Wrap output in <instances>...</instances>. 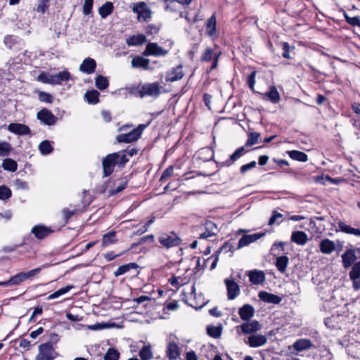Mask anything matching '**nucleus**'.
Instances as JSON below:
<instances>
[{"instance_id": "obj_60", "label": "nucleus", "mask_w": 360, "mask_h": 360, "mask_svg": "<svg viewBox=\"0 0 360 360\" xmlns=\"http://www.w3.org/2000/svg\"><path fill=\"white\" fill-rule=\"evenodd\" d=\"M77 212V210H70L69 208L65 207L62 210L63 218L65 222H68L69 219L73 216Z\"/></svg>"}, {"instance_id": "obj_64", "label": "nucleus", "mask_w": 360, "mask_h": 360, "mask_svg": "<svg viewBox=\"0 0 360 360\" xmlns=\"http://www.w3.org/2000/svg\"><path fill=\"white\" fill-rule=\"evenodd\" d=\"M256 165L257 163L255 161H252L248 164L242 165L240 168V173L245 174L248 171L255 168L256 167Z\"/></svg>"}, {"instance_id": "obj_5", "label": "nucleus", "mask_w": 360, "mask_h": 360, "mask_svg": "<svg viewBox=\"0 0 360 360\" xmlns=\"http://www.w3.org/2000/svg\"><path fill=\"white\" fill-rule=\"evenodd\" d=\"M159 243L165 248L169 249L178 246L181 239L173 231L169 233H162L158 237Z\"/></svg>"}, {"instance_id": "obj_17", "label": "nucleus", "mask_w": 360, "mask_h": 360, "mask_svg": "<svg viewBox=\"0 0 360 360\" xmlns=\"http://www.w3.org/2000/svg\"><path fill=\"white\" fill-rule=\"evenodd\" d=\"M52 230L42 224L35 225L32 227L31 233L34 235L37 239H44L49 236L51 233Z\"/></svg>"}, {"instance_id": "obj_58", "label": "nucleus", "mask_w": 360, "mask_h": 360, "mask_svg": "<svg viewBox=\"0 0 360 360\" xmlns=\"http://www.w3.org/2000/svg\"><path fill=\"white\" fill-rule=\"evenodd\" d=\"M12 195L11 190L6 186H0V200H6Z\"/></svg>"}, {"instance_id": "obj_63", "label": "nucleus", "mask_w": 360, "mask_h": 360, "mask_svg": "<svg viewBox=\"0 0 360 360\" xmlns=\"http://www.w3.org/2000/svg\"><path fill=\"white\" fill-rule=\"evenodd\" d=\"M94 0H85L83 6V13L85 15H89L91 12L93 7Z\"/></svg>"}, {"instance_id": "obj_32", "label": "nucleus", "mask_w": 360, "mask_h": 360, "mask_svg": "<svg viewBox=\"0 0 360 360\" xmlns=\"http://www.w3.org/2000/svg\"><path fill=\"white\" fill-rule=\"evenodd\" d=\"M338 229H336V231H340L347 234L354 235L356 236L360 237V229L352 228L342 221H339L338 222Z\"/></svg>"}, {"instance_id": "obj_8", "label": "nucleus", "mask_w": 360, "mask_h": 360, "mask_svg": "<svg viewBox=\"0 0 360 360\" xmlns=\"http://www.w3.org/2000/svg\"><path fill=\"white\" fill-rule=\"evenodd\" d=\"M37 118L41 123L47 126L55 125L58 118L47 108H43L37 114Z\"/></svg>"}, {"instance_id": "obj_9", "label": "nucleus", "mask_w": 360, "mask_h": 360, "mask_svg": "<svg viewBox=\"0 0 360 360\" xmlns=\"http://www.w3.org/2000/svg\"><path fill=\"white\" fill-rule=\"evenodd\" d=\"M133 10L134 12L137 14V18L139 21H146L151 18V11L148 8L147 4L143 1L136 4Z\"/></svg>"}, {"instance_id": "obj_44", "label": "nucleus", "mask_w": 360, "mask_h": 360, "mask_svg": "<svg viewBox=\"0 0 360 360\" xmlns=\"http://www.w3.org/2000/svg\"><path fill=\"white\" fill-rule=\"evenodd\" d=\"M95 85L99 90H105L109 86V81L106 77L98 75L95 78Z\"/></svg>"}, {"instance_id": "obj_57", "label": "nucleus", "mask_w": 360, "mask_h": 360, "mask_svg": "<svg viewBox=\"0 0 360 360\" xmlns=\"http://www.w3.org/2000/svg\"><path fill=\"white\" fill-rule=\"evenodd\" d=\"M349 278H360V260L353 265L349 274Z\"/></svg>"}, {"instance_id": "obj_56", "label": "nucleus", "mask_w": 360, "mask_h": 360, "mask_svg": "<svg viewBox=\"0 0 360 360\" xmlns=\"http://www.w3.org/2000/svg\"><path fill=\"white\" fill-rule=\"evenodd\" d=\"M205 33L207 36L212 39L217 37V32L216 24H206Z\"/></svg>"}, {"instance_id": "obj_14", "label": "nucleus", "mask_w": 360, "mask_h": 360, "mask_svg": "<svg viewBox=\"0 0 360 360\" xmlns=\"http://www.w3.org/2000/svg\"><path fill=\"white\" fill-rule=\"evenodd\" d=\"M244 334L255 333L262 328V325L256 320L247 321L239 326Z\"/></svg>"}, {"instance_id": "obj_47", "label": "nucleus", "mask_w": 360, "mask_h": 360, "mask_svg": "<svg viewBox=\"0 0 360 360\" xmlns=\"http://www.w3.org/2000/svg\"><path fill=\"white\" fill-rule=\"evenodd\" d=\"M37 81L44 84H49L53 85V74L43 72L37 76Z\"/></svg>"}, {"instance_id": "obj_48", "label": "nucleus", "mask_w": 360, "mask_h": 360, "mask_svg": "<svg viewBox=\"0 0 360 360\" xmlns=\"http://www.w3.org/2000/svg\"><path fill=\"white\" fill-rule=\"evenodd\" d=\"M265 95L269 98L273 103H276L280 101V95L275 86H271L268 92Z\"/></svg>"}, {"instance_id": "obj_49", "label": "nucleus", "mask_w": 360, "mask_h": 360, "mask_svg": "<svg viewBox=\"0 0 360 360\" xmlns=\"http://www.w3.org/2000/svg\"><path fill=\"white\" fill-rule=\"evenodd\" d=\"M207 333L210 337L214 338H218L221 335V327L208 326L207 327Z\"/></svg>"}, {"instance_id": "obj_11", "label": "nucleus", "mask_w": 360, "mask_h": 360, "mask_svg": "<svg viewBox=\"0 0 360 360\" xmlns=\"http://www.w3.org/2000/svg\"><path fill=\"white\" fill-rule=\"evenodd\" d=\"M224 283L226 286L228 299L233 300L236 298L240 291L238 284L234 281L228 278L224 280Z\"/></svg>"}, {"instance_id": "obj_18", "label": "nucleus", "mask_w": 360, "mask_h": 360, "mask_svg": "<svg viewBox=\"0 0 360 360\" xmlns=\"http://www.w3.org/2000/svg\"><path fill=\"white\" fill-rule=\"evenodd\" d=\"M342 266L347 269L356 260V251L354 249L347 250L341 256Z\"/></svg>"}, {"instance_id": "obj_41", "label": "nucleus", "mask_w": 360, "mask_h": 360, "mask_svg": "<svg viewBox=\"0 0 360 360\" xmlns=\"http://www.w3.org/2000/svg\"><path fill=\"white\" fill-rule=\"evenodd\" d=\"M99 92L96 90H91L87 91L85 94L84 97L87 102L90 104H96L99 102Z\"/></svg>"}, {"instance_id": "obj_13", "label": "nucleus", "mask_w": 360, "mask_h": 360, "mask_svg": "<svg viewBox=\"0 0 360 360\" xmlns=\"http://www.w3.org/2000/svg\"><path fill=\"white\" fill-rule=\"evenodd\" d=\"M204 231L200 234V239H207L216 235L218 229L217 225L211 221H206L203 226Z\"/></svg>"}, {"instance_id": "obj_19", "label": "nucleus", "mask_w": 360, "mask_h": 360, "mask_svg": "<svg viewBox=\"0 0 360 360\" xmlns=\"http://www.w3.org/2000/svg\"><path fill=\"white\" fill-rule=\"evenodd\" d=\"M68 28L67 24H51L49 29V34L53 38H58L66 34Z\"/></svg>"}, {"instance_id": "obj_22", "label": "nucleus", "mask_w": 360, "mask_h": 360, "mask_svg": "<svg viewBox=\"0 0 360 360\" xmlns=\"http://www.w3.org/2000/svg\"><path fill=\"white\" fill-rule=\"evenodd\" d=\"M184 75V73L182 70V66L179 65L167 72L165 80L170 82H176L180 80Z\"/></svg>"}, {"instance_id": "obj_51", "label": "nucleus", "mask_w": 360, "mask_h": 360, "mask_svg": "<svg viewBox=\"0 0 360 360\" xmlns=\"http://www.w3.org/2000/svg\"><path fill=\"white\" fill-rule=\"evenodd\" d=\"M231 246L229 245V243H224L221 248L217 252V255L213 260L211 266L210 270H213L217 266V264L218 262V255L220 254L221 252H227L230 250Z\"/></svg>"}, {"instance_id": "obj_29", "label": "nucleus", "mask_w": 360, "mask_h": 360, "mask_svg": "<svg viewBox=\"0 0 360 360\" xmlns=\"http://www.w3.org/2000/svg\"><path fill=\"white\" fill-rule=\"evenodd\" d=\"M319 249L323 254L330 255L335 250V245L333 241L325 238L320 241Z\"/></svg>"}, {"instance_id": "obj_36", "label": "nucleus", "mask_w": 360, "mask_h": 360, "mask_svg": "<svg viewBox=\"0 0 360 360\" xmlns=\"http://www.w3.org/2000/svg\"><path fill=\"white\" fill-rule=\"evenodd\" d=\"M53 85H59L70 79V73L67 70H65L59 72L58 74H53Z\"/></svg>"}, {"instance_id": "obj_55", "label": "nucleus", "mask_w": 360, "mask_h": 360, "mask_svg": "<svg viewBox=\"0 0 360 360\" xmlns=\"http://www.w3.org/2000/svg\"><path fill=\"white\" fill-rule=\"evenodd\" d=\"M283 214L281 213L278 212L276 210L272 211L271 217L269 221V225H273L274 224H280L281 223V219L283 218Z\"/></svg>"}, {"instance_id": "obj_61", "label": "nucleus", "mask_w": 360, "mask_h": 360, "mask_svg": "<svg viewBox=\"0 0 360 360\" xmlns=\"http://www.w3.org/2000/svg\"><path fill=\"white\" fill-rule=\"evenodd\" d=\"M127 181L125 179H122L119 182L118 185L115 187V188L110 191V193L112 195H115V194H117V193L122 191L127 187Z\"/></svg>"}, {"instance_id": "obj_37", "label": "nucleus", "mask_w": 360, "mask_h": 360, "mask_svg": "<svg viewBox=\"0 0 360 360\" xmlns=\"http://www.w3.org/2000/svg\"><path fill=\"white\" fill-rule=\"evenodd\" d=\"M146 38L143 34L133 35L127 39V44L129 46H139L144 44Z\"/></svg>"}, {"instance_id": "obj_27", "label": "nucleus", "mask_w": 360, "mask_h": 360, "mask_svg": "<svg viewBox=\"0 0 360 360\" xmlns=\"http://www.w3.org/2000/svg\"><path fill=\"white\" fill-rule=\"evenodd\" d=\"M166 355L169 360H176L180 356V349L176 343L169 341L168 342Z\"/></svg>"}, {"instance_id": "obj_52", "label": "nucleus", "mask_w": 360, "mask_h": 360, "mask_svg": "<svg viewBox=\"0 0 360 360\" xmlns=\"http://www.w3.org/2000/svg\"><path fill=\"white\" fill-rule=\"evenodd\" d=\"M12 150L11 145L6 141H0V156H8Z\"/></svg>"}, {"instance_id": "obj_34", "label": "nucleus", "mask_w": 360, "mask_h": 360, "mask_svg": "<svg viewBox=\"0 0 360 360\" xmlns=\"http://www.w3.org/2000/svg\"><path fill=\"white\" fill-rule=\"evenodd\" d=\"M139 267L138 264L136 263H129L124 265H122L117 268V269L114 272V275L116 277L125 274L126 273L130 271L131 270H136Z\"/></svg>"}, {"instance_id": "obj_42", "label": "nucleus", "mask_w": 360, "mask_h": 360, "mask_svg": "<svg viewBox=\"0 0 360 360\" xmlns=\"http://www.w3.org/2000/svg\"><path fill=\"white\" fill-rule=\"evenodd\" d=\"M113 8L112 3L107 1L99 8L98 13L103 18H105L112 12Z\"/></svg>"}, {"instance_id": "obj_10", "label": "nucleus", "mask_w": 360, "mask_h": 360, "mask_svg": "<svg viewBox=\"0 0 360 360\" xmlns=\"http://www.w3.org/2000/svg\"><path fill=\"white\" fill-rule=\"evenodd\" d=\"M4 44L7 48L14 51H18L23 49L24 43L18 37L8 35L4 39Z\"/></svg>"}, {"instance_id": "obj_39", "label": "nucleus", "mask_w": 360, "mask_h": 360, "mask_svg": "<svg viewBox=\"0 0 360 360\" xmlns=\"http://www.w3.org/2000/svg\"><path fill=\"white\" fill-rule=\"evenodd\" d=\"M287 153L289 157L294 160L302 162H305L308 160L307 155L304 152L293 150L288 151Z\"/></svg>"}, {"instance_id": "obj_54", "label": "nucleus", "mask_w": 360, "mask_h": 360, "mask_svg": "<svg viewBox=\"0 0 360 360\" xmlns=\"http://www.w3.org/2000/svg\"><path fill=\"white\" fill-rule=\"evenodd\" d=\"M185 18L188 21H193L195 22L198 21L202 20V18L199 15V14H197V11L195 10H191L188 12H186L185 13Z\"/></svg>"}, {"instance_id": "obj_23", "label": "nucleus", "mask_w": 360, "mask_h": 360, "mask_svg": "<svg viewBox=\"0 0 360 360\" xmlns=\"http://www.w3.org/2000/svg\"><path fill=\"white\" fill-rule=\"evenodd\" d=\"M260 300L274 304H278L282 301V297L266 291H260L258 294Z\"/></svg>"}, {"instance_id": "obj_33", "label": "nucleus", "mask_w": 360, "mask_h": 360, "mask_svg": "<svg viewBox=\"0 0 360 360\" xmlns=\"http://www.w3.org/2000/svg\"><path fill=\"white\" fill-rule=\"evenodd\" d=\"M313 346L311 341L309 339H300L296 340L293 345L292 347L295 349V350L297 352H302L304 350L309 349L311 348Z\"/></svg>"}, {"instance_id": "obj_16", "label": "nucleus", "mask_w": 360, "mask_h": 360, "mask_svg": "<svg viewBox=\"0 0 360 360\" xmlns=\"http://www.w3.org/2000/svg\"><path fill=\"white\" fill-rule=\"evenodd\" d=\"M245 342L250 347L256 348L264 345L267 342V338L261 334L251 335Z\"/></svg>"}, {"instance_id": "obj_21", "label": "nucleus", "mask_w": 360, "mask_h": 360, "mask_svg": "<svg viewBox=\"0 0 360 360\" xmlns=\"http://www.w3.org/2000/svg\"><path fill=\"white\" fill-rule=\"evenodd\" d=\"M131 63L134 68H141L145 70L152 69L150 66V60L141 56H134Z\"/></svg>"}, {"instance_id": "obj_2", "label": "nucleus", "mask_w": 360, "mask_h": 360, "mask_svg": "<svg viewBox=\"0 0 360 360\" xmlns=\"http://www.w3.org/2000/svg\"><path fill=\"white\" fill-rule=\"evenodd\" d=\"M50 266L49 264H44L41 266L32 269L27 272H20L18 274L12 276L10 280L11 285H18L21 283L24 282L28 278H30L37 274H39L42 269H46Z\"/></svg>"}, {"instance_id": "obj_4", "label": "nucleus", "mask_w": 360, "mask_h": 360, "mask_svg": "<svg viewBox=\"0 0 360 360\" xmlns=\"http://www.w3.org/2000/svg\"><path fill=\"white\" fill-rule=\"evenodd\" d=\"M56 352L51 342H46L39 346V353L35 360H54L56 357Z\"/></svg>"}, {"instance_id": "obj_53", "label": "nucleus", "mask_w": 360, "mask_h": 360, "mask_svg": "<svg viewBox=\"0 0 360 360\" xmlns=\"http://www.w3.org/2000/svg\"><path fill=\"white\" fill-rule=\"evenodd\" d=\"M119 358L120 353L114 348H109L104 355V360H118Z\"/></svg>"}, {"instance_id": "obj_30", "label": "nucleus", "mask_w": 360, "mask_h": 360, "mask_svg": "<svg viewBox=\"0 0 360 360\" xmlns=\"http://www.w3.org/2000/svg\"><path fill=\"white\" fill-rule=\"evenodd\" d=\"M255 313L254 307L250 304H244L238 310V314L240 319L243 321H248L250 319Z\"/></svg>"}, {"instance_id": "obj_3", "label": "nucleus", "mask_w": 360, "mask_h": 360, "mask_svg": "<svg viewBox=\"0 0 360 360\" xmlns=\"http://www.w3.org/2000/svg\"><path fill=\"white\" fill-rule=\"evenodd\" d=\"M146 126L145 124H139L137 128L133 129L129 132L120 134L117 136L116 141L118 143H131L137 141L141 137Z\"/></svg>"}, {"instance_id": "obj_40", "label": "nucleus", "mask_w": 360, "mask_h": 360, "mask_svg": "<svg viewBox=\"0 0 360 360\" xmlns=\"http://www.w3.org/2000/svg\"><path fill=\"white\" fill-rule=\"evenodd\" d=\"M115 234L116 232L114 231L104 234L102 239L103 247H107L111 244L115 243L117 242Z\"/></svg>"}, {"instance_id": "obj_50", "label": "nucleus", "mask_w": 360, "mask_h": 360, "mask_svg": "<svg viewBox=\"0 0 360 360\" xmlns=\"http://www.w3.org/2000/svg\"><path fill=\"white\" fill-rule=\"evenodd\" d=\"M260 136L258 132H250L248 134V140L245 144V147H250L258 142V139Z\"/></svg>"}, {"instance_id": "obj_46", "label": "nucleus", "mask_w": 360, "mask_h": 360, "mask_svg": "<svg viewBox=\"0 0 360 360\" xmlns=\"http://www.w3.org/2000/svg\"><path fill=\"white\" fill-rule=\"evenodd\" d=\"M73 288H74L73 285H67V286H65L64 288H62L60 289H58V290H56L53 293L49 295L47 297V300H51L56 299V298H58V297L65 295V293L68 292Z\"/></svg>"}, {"instance_id": "obj_25", "label": "nucleus", "mask_w": 360, "mask_h": 360, "mask_svg": "<svg viewBox=\"0 0 360 360\" xmlns=\"http://www.w3.org/2000/svg\"><path fill=\"white\" fill-rule=\"evenodd\" d=\"M248 151L245 150V146H241L237 148L233 153H232L229 158L226 161L223 162L221 165L226 167H230L238 160L240 158H241L243 155H245Z\"/></svg>"}, {"instance_id": "obj_62", "label": "nucleus", "mask_w": 360, "mask_h": 360, "mask_svg": "<svg viewBox=\"0 0 360 360\" xmlns=\"http://www.w3.org/2000/svg\"><path fill=\"white\" fill-rule=\"evenodd\" d=\"M13 184L18 190H28L29 188L27 183L19 179H15Z\"/></svg>"}, {"instance_id": "obj_20", "label": "nucleus", "mask_w": 360, "mask_h": 360, "mask_svg": "<svg viewBox=\"0 0 360 360\" xmlns=\"http://www.w3.org/2000/svg\"><path fill=\"white\" fill-rule=\"evenodd\" d=\"M167 51L159 46L155 43H149L147 44L146 50L143 52L146 56H165Z\"/></svg>"}, {"instance_id": "obj_6", "label": "nucleus", "mask_w": 360, "mask_h": 360, "mask_svg": "<svg viewBox=\"0 0 360 360\" xmlns=\"http://www.w3.org/2000/svg\"><path fill=\"white\" fill-rule=\"evenodd\" d=\"M139 94L141 98L145 96L156 98L160 94V85L157 82L145 84L141 87Z\"/></svg>"}, {"instance_id": "obj_38", "label": "nucleus", "mask_w": 360, "mask_h": 360, "mask_svg": "<svg viewBox=\"0 0 360 360\" xmlns=\"http://www.w3.org/2000/svg\"><path fill=\"white\" fill-rule=\"evenodd\" d=\"M38 149L41 155H47L53 152V147L50 141L44 140L39 143Z\"/></svg>"}, {"instance_id": "obj_45", "label": "nucleus", "mask_w": 360, "mask_h": 360, "mask_svg": "<svg viewBox=\"0 0 360 360\" xmlns=\"http://www.w3.org/2000/svg\"><path fill=\"white\" fill-rule=\"evenodd\" d=\"M139 356L141 360H150L153 354L150 345H144L139 351Z\"/></svg>"}, {"instance_id": "obj_35", "label": "nucleus", "mask_w": 360, "mask_h": 360, "mask_svg": "<svg viewBox=\"0 0 360 360\" xmlns=\"http://www.w3.org/2000/svg\"><path fill=\"white\" fill-rule=\"evenodd\" d=\"M288 264L289 258L285 255H281L276 258L275 265L280 273L284 274Z\"/></svg>"}, {"instance_id": "obj_26", "label": "nucleus", "mask_w": 360, "mask_h": 360, "mask_svg": "<svg viewBox=\"0 0 360 360\" xmlns=\"http://www.w3.org/2000/svg\"><path fill=\"white\" fill-rule=\"evenodd\" d=\"M96 62L91 58H85L79 66V70L86 74H91L95 72Z\"/></svg>"}, {"instance_id": "obj_15", "label": "nucleus", "mask_w": 360, "mask_h": 360, "mask_svg": "<svg viewBox=\"0 0 360 360\" xmlns=\"http://www.w3.org/2000/svg\"><path fill=\"white\" fill-rule=\"evenodd\" d=\"M264 236V233H257L250 235H244L238 240L237 249L242 248L245 246L250 245V243L255 242L260 238Z\"/></svg>"}, {"instance_id": "obj_24", "label": "nucleus", "mask_w": 360, "mask_h": 360, "mask_svg": "<svg viewBox=\"0 0 360 360\" xmlns=\"http://www.w3.org/2000/svg\"><path fill=\"white\" fill-rule=\"evenodd\" d=\"M248 151L245 150V146H241L237 148L233 153H232L229 158L226 161L223 162L221 165L226 167H230L238 160L240 158H241L243 155H245Z\"/></svg>"}, {"instance_id": "obj_28", "label": "nucleus", "mask_w": 360, "mask_h": 360, "mask_svg": "<svg viewBox=\"0 0 360 360\" xmlns=\"http://www.w3.org/2000/svg\"><path fill=\"white\" fill-rule=\"evenodd\" d=\"M290 240L297 245H304L308 241V236L304 231H295L292 233Z\"/></svg>"}, {"instance_id": "obj_43", "label": "nucleus", "mask_w": 360, "mask_h": 360, "mask_svg": "<svg viewBox=\"0 0 360 360\" xmlns=\"http://www.w3.org/2000/svg\"><path fill=\"white\" fill-rule=\"evenodd\" d=\"M2 167L4 170L14 172L18 169V164L14 160L6 158L3 160Z\"/></svg>"}, {"instance_id": "obj_59", "label": "nucleus", "mask_w": 360, "mask_h": 360, "mask_svg": "<svg viewBox=\"0 0 360 360\" xmlns=\"http://www.w3.org/2000/svg\"><path fill=\"white\" fill-rule=\"evenodd\" d=\"M39 100L41 102H44L46 103H51L53 101V96L51 94L49 93L44 91H39Z\"/></svg>"}, {"instance_id": "obj_1", "label": "nucleus", "mask_w": 360, "mask_h": 360, "mask_svg": "<svg viewBox=\"0 0 360 360\" xmlns=\"http://www.w3.org/2000/svg\"><path fill=\"white\" fill-rule=\"evenodd\" d=\"M136 153L137 150L136 148L128 147L125 150L107 155L102 160L103 177L110 176L114 172V168L116 165L120 168L124 167L129 158L136 154Z\"/></svg>"}, {"instance_id": "obj_7", "label": "nucleus", "mask_w": 360, "mask_h": 360, "mask_svg": "<svg viewBox=\"0 0 360 360\" xmlns=\"http://www.w3.org/2000/svg\"><path fill=\"white\" fill-rule=\"evenodd\" d=\"M221 55V52L214 51L211 47H207L201 56L200 60L202 62L212 61V65L210 70L215 69L218 65L219 58Z\"/></svg>"}, {"instance_id": "obj_12", "label": "nucleus", "mask_w": 360, "mask_h": 360, "mask_svg": "<svg viewBox=\"0 0 360 360\" xmlns=\"http://www.w3.org/2000/svg\"><path fill=\"white\" fill-rule=\"evenodd\" d=\"M8 130L19 136L30 135L31 134L30 127L21 123H11L8 126Z\"/></svg>"}, {"instance_id": "obj_31", "label": "nucleus", "mask_w": 360, "mask_h": 360, "mask_svg": "<svg viewBox=\"0 0 360 360\" xmlns=\"http://www.w3.org/2000/svg\"><path fill=\"white\" fill-rule=\"evenodd\" d=\"M250 281L255 285L262 284L265 280V275L263 271L253 270L248 272Z\"/></svg>"}]
</instances>
